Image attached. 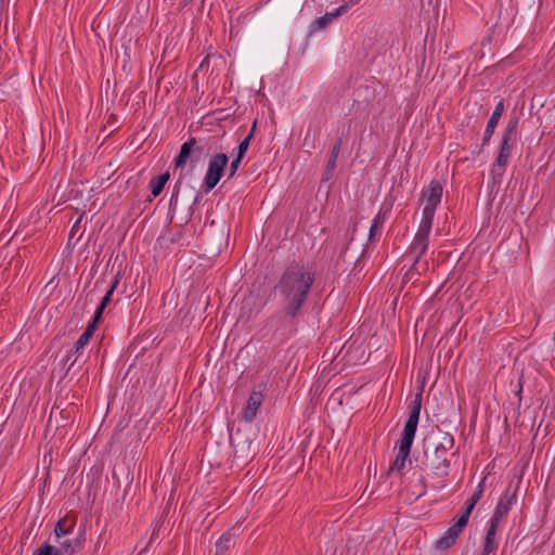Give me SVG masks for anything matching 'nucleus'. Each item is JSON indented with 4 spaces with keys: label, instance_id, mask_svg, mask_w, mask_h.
Listing matches in <instances>:
<instances>
[{
    "label": "nucleus",
    "instance_id": "nucleus-1",
    "mask_svg": "<svg viewBox=\"0 0 555 555\" xmlns=\"http://www.w3.org/2000/svg\"><path fill=\"white\" fill-rule=\"evenodd\" d=\"M312 275L301 268L288 269L281 279L280 289L289 301L288 314L295 317L304 304L310 286Z\"/></svg>",
    "mask_w": 555,
    "mask_h": 555
},
{
    "label": "nucleus",
    "instance_id": "nucleus-2",
    "mask_svg": "<svg viewBox=\"0 0 555 555\" xmlns=\"http://www.w3.org/2000/svg\"><path fill=\"white\" fill-rule=\"evenodd\" d=\"M431 228L433 224L430 223L421 221L418 224V229L414 235V238L406 250V257H410L413 260L410 273H422L420 260L428 249Z\"/></svg>",
    "mask_w": 555,
    "mask_h": 555
},
{
    "label": "nucleus",
    "instance_id": "nucleus-3",
    "mask_svg": "<svg viewBox=\"0 0 555 555\" xmlns=\"http://www.w3.org/2000/svg\"><path fill=\"white\" fill-rule=\"evenodd\" d=\"M442 192L443 190L441 183L436 180L431 181L428 186L423 189L422 201L424 207L422 211V222L433 224L436 209L442 198Z\"/></svg>",
    "mask_w": 555,
    "mask_h": 555
},
{
    "label": "nucleus",
    "instance_id": "nucleus-4",
    "mask_svg": "<svg viewBox=\"0 0 555 555\" xmlns=\"http://www.w3.org/2000/svg\"><path fill=\"white\" fill-rule=\"evenodd\" d=\"M454 447V438L449 433H442L435 446L434 459L430 462L431 468L442 477L449 475L450 461L448 452Z\"/></svg>",
    "mask_w": 555,
    "mask_h": 555
},
{
    "label": "nucleus",
    "instance_id": "nucleus-5",
    "mask_svg": "<svg viewBox=\"0 0 555 555\" xmlns=\"http://www.w3.org/2000/svg\"><path fill=\"white\" fill-rule=\"evenodd\" d=\"M515 135L516 122L509 124L504 131L501 147L492 167V172L494 175L502 176L504 173L505 166L508 163V158L511 157L515 145Z\"/></svg>",
    "mask_w": 555,
    "mask_h": 555
},
{
    "label": "nucleus",
    "instance_id": "nucleus-6",
    "mask_svg": "<svg viewBox=\"0 0 555 555\" xmlns=\"http://www.w3.org/2000/svg\"><path fill=\"white\" fill-rule=\"evenodd\" d=\"M228 163L229 158L224 153L217 154L209 159L203 183L206 191H211L218 184Z\"/></svg>",
    "mask_w": 555,
    "mask_h": 555
},
{
    "label": "nucleus",
    "instance_id": "nucleus-7",
    "mask_svg": "<svg viewBox=\"0 0 555 555\" xmlns=\"http://www.w3.org/2000/svg\"><path fill=\"white\" fill-rule=\"evenodd\" d=\"M421 408H422V392H418L411 403L409 418L404 425V428H403V431H402L399 442L409 444V446L413 444L417 425H418V421H420Z\"/></svg>",
    "mask_w": 555,
    "mask_h": 555
},
{
    "label": "nucleus",
    "instance_id": "nucleus-8",
    "mask_svg": "<svg viewBox=\"0 0 555 555\" xmlns=\"http://www.w3.org/2000/svg\"><path fill=\"white\" fill-rule=\"evenodd\" d=\"M517 491L516 489L511 491L508 488L500 498L494 513L490 519L501 522V520L507 515L512 506L516 503Z\"/></svg>",
    "mask_w": 555,
    "mask_h": 555
},
{
    "label": "nucleus",
    "instance_id": "nucleus-9",
    "mask_svg": "<svg viewBox=\"0 0 555 555\" xmlns=\"http://www.w3.org/2000/svg\"><path fill=\"white\" fill-rule=\"evenodd\" d=\"M466 526L467 525L464 522V519L457 518L454 520L446 531L444 535L437 541V547L440 550L449 548L452 544L455 543L456 539L460 537Z\"/></svg>",
    "mask_w": 555,
    "mask_h": 555
},
{
    "label": "nucleus",
    "instance_id": "nucleus-10",
    "mask_svg": "<svg viewBox=\"0 0 555 555\" xmlns=\"http://www.w3.org/2000/svg\"><path fill=\"white\" fill-rule=\"evenodd\" d=\"M197 151L198 153L202 152V149L197 147V141L195 138H190L188 141H185L178 153V155L175 157V165L176 167L183 168L186 163L190 160L191 155Z\"/></svg>",
    "mask_w": 555,
    "mask_h": 555
},
{
    "label": "nucleus",
    "instance_id": "nucleus-11",
    "mask_svg": "<svg viewBox=\"0 0 555 555\" xmlns=\"http://www.w3.org/2000/svg\"><path fill=\"white\" fill-rule=\"evenodd\" d=\"M262 399L263 396L260 391H253L249 395L246 408L244 409L243 412V420L246 423H251L255 420L258 409L261 405Z\"/></svg>",
    "mask_w": 555,
    "mask_h": 555
},
{
    "label": "nucleus",
    "instance_id": "nucleus-12",
    "mask_svg": "<svg viewBox=\"0 0 555 555\" xmlns=\"http://www.w3.org/2000/svg\"><path fill=\"white\" fill-rule=\"evenodd\" d=\"M53 543L56 555H75L80 546L78 540L70 537L53 539Z\"/></svg>",
    "mask_w": 555,
    "mask_h": 555
},
{
    "label": "nucleus",
    "instance_id": "nucleus-13",
    "mask_svg": "<svg viewBox=\"0 0 555 555\" xmlns=\"http://www.w3.org/2000/svg\"><path fill=\"white\" fill-rule=\"evenodd\" d=\"M503 111H504V104L502 101H500L495 105V108L492 112V114L488 120V124H487V127L485 130V134H483L482 145L488 144V142L490 141V138L492 137V134L498 126V122L503 114Z\"/></svg>",
    "mask_w": 555,
    "mask_h": 555
},
{
    "label": "nucleus",
    "instance_id": "nucleus-14",
    "mask_svg": "<svg viewBox=\"0 0 555 555\" xmlns=\"http://www.w3.org/2000/svg\"><path fill=\"white\" fill-rule=\"evenodd\" d=\"M499 526H500V522L494 521L492 519H490L488 522V529H487L485 543H483V554L485 555H489L490 553L495 551L498 547L496 533H498Z\"/></svg>",
    "mask_w": 555,
    "mask_h": 555
},
{
    "label": "nucleus",
    "instance_id": "nucleus-15",
    "mask_svg": "<svg viewBox=\"0 0 555 555\" xmlns=\"http://www.w3.org/2000/svg\"><path fill=\"white\" fill-rule=\"evenodd\" d=\"M412 446L399 442L398 453L395 460L391 462L389 470L401 473L406 465Z\"/></svg>",
    "mask_w": 555,
    "mask_h": 555
},
{
    "label": "nucleus",
    "instance_id": "nucleus-16",
    "mask_svg": "<svg viewBox=\"0 0 555 555\" xmlns=\"http://www.w3.org/2000/svg\"><path fill=\"white\" fill-rule=\"evenodd\" d=\"M75 524L69 521L67 518L60 519L53 531V539L68 538L73 534Z\"/></svg>",
    "mask_w": 555,
    "mask_h": 555
},
{
    "label": "nucleus",
    "instance_id": "nucleus-17",
    "mask_svg": "<svg viewBox=\"0 0 555 555\" xmlns=\"http://www.w3.org/2000/svg\"><path fill=\"white\" fill-rule=\"evenodd\" d=\"M345 11L346 8L341 5L332 12L325 13L323 16L314 21V29H324L330 23L336 20Z\"/></svg>",
    "mask_w": 555,
    "mask_h": 555
},
{
    "label": "nucleus",
    "instance_id": "nucleus-18",
    "mask_svg": "<svg viewBox=\"0 0 555 555\" xmlns=\"http://www.w3.org/2000/svg\"><path fill=\"white\" fill-rule=\"evenodd\" d=\"M168 180V172L160 173L150 180L149 188L153 197H157L162 193Z\"/></svg>",
    "mask_w": 555,
    "mask_h": 555
},
{
    "label": "nucleus",
    "instance_id": "nucleus-19",
    "mask_svg": "<svg viewBox=\"0 0 555 555\" xmlns=\"http://www.w3.org/2000/svg\"><path fill=\"white\" fill-rule=\"evenodd\" d=\"M118 283H119V279L116 276L114 279V281L112 282L109 288L106 291L105 295L103 296L99 307L95 310V313H94V317H93L94 322H98L99 319L101 318L105 307L111 301V297H112L115 288L117 287Z\"/></svg>",
    "mask_w": 555,
    "mask_h": 555
},
{
    "label": "nucleus",
    "instance_id": "nucleus-20",
    "mask_svg": "<svg viewBox=\"0 0 555 555\" xmlns=\"http://www.w3.org/2000/svg\"><path fill=\"white\" fill-rule=\"evenodd\" d=\"M95 324H96V322H94V320H92L88 324V326L86 327V330L83 331V333L80 335V337L78 338V340L75 344V352L83 351L85 347L89 344L91 337L93 336V333L95 330Z\"/></svg>",
    "mask_w": 555,
    "mask_h": 555
},
{
    "label": "nucleus",
    "instance_id": "nucleus-21",
    "mask_svg": "<svg viewBox=\"0 0 555 555\" xmlns=\"http://www.w3.org/2000/svg\"><path fill=\"white\" fill-rule=\"evenodd\" d=\"M339 151H340V142H337L332 149L331 156H330V159L326 165V170L322 177L323 182H327L332 178L333 171L336 166V160L339 155Z\"/></svg>",
    "mask_w": 555,
    "mask_h": 555
},
{
    "label": "nucleus",
    "instance_id": "nucleus-22",
    "mask_svg": "<svg viewBox=\"0 0 555 555\" xmlns=\"http://www.w3.org/2000/svg\"><path fill=\"white\" fill-rule=\"evenodd\" d=\"M233 539L230 532L223 533L216 542L217 555H223L232 545Z\"/></svg>",
    "mask_w": 555,
    "mask_h": 555
},
{
    "label": "nucleus",
    "instance_id": "nucleus-23",
    "mask_svg": "<svg viewBox=\"0 0 555 555\" xmlns=\"http://www.w3.org/2000/svg\"><path fill=\"white\" fill-rule=\"evenodd\" d=\"M385 219V214L380 211L373 218L369 232L370 240H373L380 232Z\"/></svg>",
    "mask_w": 555,
    "mask_h": 555
},
{
    "label": "nucleus",
    "instance_id": "nucleus-24",
    "mask_svg": "<svg viewBox=\"0 0 555 555\" xmlns=\"http://www.w3.org/2000/svg\"><path fill=\"white\" fill-rule=\"evenodd\" d=\"M256 129V121H254L250 132L240 142L237 146L236 156L244 157L246 151L248 150L249 142L254 135V131Z\"/></svg>",
    "mask_w": 555,
    "mask_h": 555
},
{
    "label": "nucleus",
    "instance_id": "nucleus-25",
    "mask_svg": "<svg viewBox=\"0 0 555 555\" xmlns=\"http://www.w3.org/2000/svg\"><path fill=\"white\" fill-rule=\"evenodd\" d=\"M33 555H56V550H54L52 544L47 542L34 551Z\"/></svg>",
    "mask_w": 555,
    "mask_h": 555
},
{
    "label": "nucleus",
    "instance_id": "nucleus-26",
    "mask_svg": "<svg viewBox=\"0 0 555 555\" xmlns=\"http://www.w3.org/2000/svg\"><path fill=\"white\" fill-rule=\"evenodd\" d=\"M81 354L82 351L75 352V348L67 352L66 362H69V367H72L78 361Z\"/></svg>",
    "mask_w": 555,
    "mask_h": 555
},
{
    "label": "nucleus",
    "instance_id": "nucleus-27",
    "mask_svg": "<svg viewBox=\"0 0 555 555\" xmlns=\"http://www.w3.org/2000/svg\"><path fill=\"white\" fill-rule=\"evenodd\" d=\"M241 162H242V157H238V156H235V158L232 160L231 165H230V172H229V178H233L241 165Z\"/></svg>",
    "mask_w": 555,
    "mask_h": 555
},
{
    "label": "nucleus",
    "instance_id": "nucleus-28",
    "mask_svg": "<svg viewBox=\"0 0 555 555\" xmlns=\"http://www.w3.org/2000/svg\"><path fill=\"white\" fill-rule=\"evenodd\" d=\"M473 509L474 508H470L468 505H466L463 514L459 517V519H464V522L467 525L468 524V519H469V515H470Z\"/></svg>",
    "mask_w": 555,
    "mask_h": 555
},
{
    "label": "nucleus",
    "instance_id": "nucleus-29",
    "mask_svg": "<svg viewBox=\"0 0 555 555\" xmlns=\"http://www.w3.org/2000/svg\"><path fill=\"white\" fill-rule=\"evenodd\" d=\"M482 495V492H480V490H475L474 493L472 494L470 499H473V502H477L480 500Z\"/></svg>",
    "mask_w": 555,
    "mask_h": 555
},
{
    "label": "nucleus",
    "instance_id": "nucleus-30",
    "mask_svg": "<svg viewBox=\"0 0 555 555\" xmlns=\"http://www.w3.org/2000/svg\"><path fill=\"white\" fill-rule=\"evenodd\" d=\"M485 482H486V477H483L480 482L478 483L476 490H480V492L483 493V489H485Z\"/></svg>",
    "mask_w": 555,
    "mask_h": 555
},
{
    "label": "nucleus",
    "instance_id": "nucleus-31",
    "mask_svg": "<svg viewBox=\"0 0 555 555\" xmlns=\"http://www.w3.org/2000/svg\"><path fill=\"white\" fill-rule=\"evenodd\" d=\"M465 504L468 505L470 508H474L477 502H473V499L469 498Z\"/></svg>",
    "mask_w": 555,
    "mask_h": 555
}]
</instances>
